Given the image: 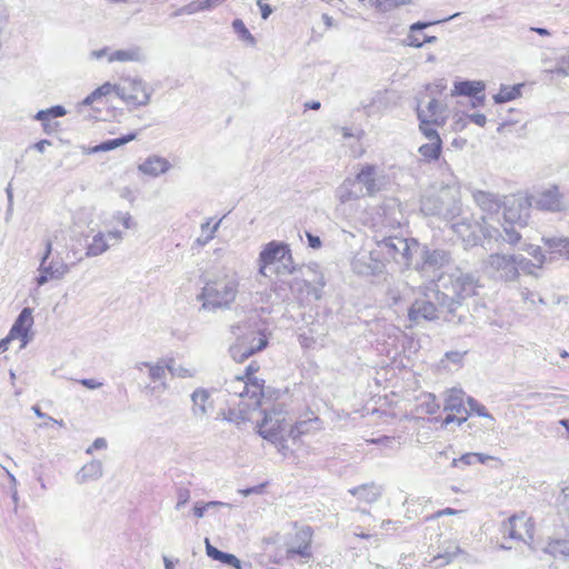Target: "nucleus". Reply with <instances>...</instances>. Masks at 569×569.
Returning a JSON list of instances; mask_svg holds the SVG:
<instances>
[{
    "mask_svg": "<svg viewBox=\"0 0 569 569\" xmlns=\"http://www.w3.org/2000/svg\"><path fill=\"white\" fill-rule=\"evenodd\" d=\"M260 370L258 361H251L244 369L243 376L234 377L226 382L227 402L232 407L222 412L226 420L239 423L249 419L251 411L261 406L264 380L256 376Z\"/></svg>",
    "mask_w": 569,
    "mask_h": 569,
    "instance_id": "f257e3e1",
    "label": "nucleus"
},
{
    "mask_svg": "<svg viewBox=\"0 0 569 569\" xmlns=\"http://www.w3.org/2000/svg\"><path fill=\"white\" fill-rule=\"evenodd\" d=\"M239 293V282L233 274L221 272L208 279L198 299L209 310L229 309Z\"/></svg>",
    "mask_w": 569,
    "mask_h": 569,
    "instance_id": "f03ea898",
    "label": "nucleus"
},
{
    "mask_svg": "<svg viewBox=\"0 0 569 569\" xmlns=\"http://www.w3.org/2000/svg\"><path fill=\"white\" fill-rule=\"evenodd\" d=\"M231 332L236 340L229 347V353L236 363H243L269 345L270 333L266 329L237 325L231 327Z\"/></svg>",
    "mask_w": 569,
    "mask_h": 569,
    "instance_id": "7ed1b4c3",
    "label": "nucleus"
},
{
    "mask_svg": "<svg viewBox=\"0 0 569 569\" xmlns=\"http://www.w3.org/2000/svg\"><path fill=\"white\" fill-rule=\"evenodd\" d=\"M292 533L286 542V556L288 559H310L312 557L313 529L308 525L292 526Z\"/></svg>",
    "mask_w": 569,
    "mask_h": 569,
    "instance_id": "20e7f679",
    "label": "nucleus"
},
{
    "mask_svg": "<svg viewBox=\"0 0 569 569\" xmlns=\"http://www.w3.org/2000/svg\"><path fill=\"white\" fill-rule=\"evenodd\" d=\"M277 262H281L289 273L295 270L290 247L283 242L270 241L263 247L259 254L260 273L266 276V269Z\"/></svg>",
    "mask_w": 569,
    "mask_h": 569,
    "instance_id": "39448f33",
    "label": "nucleus"
},
{
    "mask_svg": "<svg viewBox=\"0 0 569 569\" xmlns=\"http://www.w3.org/2000/svg\"><path fill=\"white\" fill-rule=\"evenodd\" d=\"M286 427V412L279 407L273 408L269 412H264L262 420L257 423V432L260 437L270 442H282Z\"/></svg>",
    "mask_w": 569,
    "mask_h": 569,
    "instance_id": "423d86ee",
    "label": "nucleus"
},
{
    "mask_svg": "<svg viewBox=\"0 0 569 569\" xmlns=\"http://www.w3.org/2000/svg\"><path fill=\"white\" fill-rule=\"evenodd\" d=\"M118 97L130 107L146 106L150 101V87L137 78H127L117 84Z\"/></svg>",
    "mask_w": 569,
    "mask_h": 569,
    "instance_id": "0eeeda50",
    "label": "nucleus"
},
{
    "mask_svg": "<svg viewBox=\"0 0 569 569\" xmlns=\"http://www.w3.org/2000/svg\"><path fill=\"white\" fill-rule=\"evenodd\" d=\"M417 247L416 240L388 237L378 242V247L387 254L388 260L409 266L412 260L411 249Z\"/></svg>",
    "mask_w": 569,
    "mask_h": 569,
    "instance_id": "6e6552de",
    "label": "nucleus"
},
{
    "mask_svg": "<svg viewBox=\"0 0 569 569\" xmlns=\"http://www.w3.org/2000/svg\"><path fill=\"white\" fill-rule=\"evenodd\" d=\"M443 410L447 413L442 422L445 426L450 423L461 425L467 421L469 412L466 407L463 391L458 389L449 390L445 398Z\"/></svg>",
    "mask_w": 569,
    "mask_h": 569,
    "instance_id": "1a4fd4ad",
    "label": "nucleus"
},
{
    "mask_svg": "<svg viewBox=\"0 0 569 569\" xmlns=\"http://www.w3.org/2000/svg\"><path fill=\"white\" fill-rule=\"evenodd\" d=\"M503 532L508 535L510 539L527 542L533 539L535 522L530 516L521 511L511 516L503 523Z\"/></svg>",
    "mask_w": 569,
    "mask_h": 569,
    "instance_id": "9d476101",
    "label": "nucleus"
},
{
    "mask_svg": "<svg viewBox=\"0 0 569 569\" xmlns=\"http://www.w3.org/2000/svg\"><path fill=\"white\" fill-rule=\"evenodd\" d=\"M419 130H436L433 127H443L447 122L446 106L432 98L428 104L417 109Z\"/></svg>",
    "mask_w": 569,
    "mask_h": 569,
    "instance_id": "9b49d317",
    "label": "nucleus"
},
{
    "mask_svg": "<svg viewBox=\"0 0 569 569\" xmlns=\"http://www.w3.org/2000/svg\"><path fill=\"white\" fill-rule=\"evenodd\" d=\"M92 57L96 59L106 58L109 63L113 62H138L142 58L141 49L137 46L127 49H120L110 52L108 48L96 50L92 52Z\"/></svg>",
    "mask_w": 569,
    "mask_h": 569,
    "instance_id": "f8f14e48",
    "label": "nucleus"
},
{
    "mask_svg": "<svg viewBox=\"0 0 569 569\" xmlns=\"http://www.w3.org/2000/svg\"><path fill=\"white\" fill-rule=\"evenodd\" d=\"M114 94L118 97L117 84L107 81L88 94L83 99L82 106L90 107L92 110H100L109 104L110 98Z\"/></svg>",
    "mask_w": 569,
    "mask_h": 569,
    "instance_id": "ddd939ff",
    "label": "nucleus"
},
{
    "mask_svg": "<svg viewBox=\"0 0 569 569\" xmlns=\"http://www.w3.org/2000/svg\"><path fill=\"white\" fill-rule=\"evenodd\" d=\"M530 203L527 199L515 198L508 201L503 208V218L508 223L525 226L529 216Z\"/></svg>",
    "mask_w": 569,
    "mask_h": 569,
    "instance_id": "4468645a",
    "label": "nucleus"
},
{
    "mask_svg": "<svg viewBox=\"0 0 569 569\" xmlns=\"http://www.w3.org/2000/svg\"><path fill=\"white\" fill-rule=\"evenodd\" d=\"M429 142L419 147L418 152L426 162L438 161L442 154V139L437 130L420 131Z\"/></svg>",
    "mask_w": 569,
    "mask_h": 569,
    "instance_id": "2eb2a0df",
    "label": "nucleus"
},
{
    "mask_svg": "<svg viewBox=\"0 0 569 569\" xmlns=\"http://www.w3.org/2000/svg\"><path fill=\"white\" fill-rule=\"evenodd\" d=\"M33 326V316L31 308H24L16 319L10 329V338L20 340L21 348L26 347L29 342V332Z\"/></svg>",
    "mask_w": 569,
    "mask_h": 569,
    "instance_id": "dca6fc26",
    "label": "nucleus"
},
{
    "mask_svg": "<svg viewBox=\"0 0 569 569\" xmlns=\"http://www.w3.org/2000/svg\"><path fill=\"white\" fill-rule=\"evenodd\" d=\"M122 239L121 231L113 230L108 232H98L93 236L91 242L87 246L86 256L97 257L106 252L110 247V241L119 242Z\"/></svg>",
    "mask_w": 569,
    "mask_h": 569,
    "instance_id": "f3484780",
    "label": "nucleus"
},
{
    "mask_svg": "<svg viewBox=\"0 0 569 569\" xmlns=\"http://www.w3.org/2000/svg\"><path fill=\"white\" fill-rule=\"evenodd\" d=\"M408 318L415 325L423 320L432 321L438 318L437 306L428 300H416L408 310Z\"/></svg>",
    "mask_w": 569,
    "mask_h": 569,
    "instance_id": "a211bd4d",
    "label": "nucleus"
},
{
    "mask_svg": "<svg viewBox=\"0 0 569 569\" xmlns=\"http://www.w3.org/2000/svg\"><path fill=\"white\" fill-rule=\"evenodd\" d=\"M51 251H52V241L47 240L44 254L42 257L40 269H39L40 274L37 278L38 286H42L49 280L58 279V278L62 277L68 271V267L66 264H61L57 268H53L52 266H47V260H48L49 256L51 254Z\"/></svg>",
    "mask_w": 569,
    "mask_h": 569,
    "instance_id": "6ab92c4d",
    "label": "nucleus"
},
{
    "mask_svg": "<svg viewBox=\"0 0 569 569\" xmlns=\"http://www.w3.org/2000/svg\"><path fill=\"white\" fill-rule=\"evenodd\" d=\"M171 168L170 162L159 156H150L138 166V170L146 176L158 177Z\"/></svg>",
    "mask_w": 569,
    "mask_h": 569,
    "instance_id": "aec40b11",
    "label": "nucleus"
},
{
    "mask_svg": "<svg viewBox=\"0 0 569 569\" xmlns=\"http://www.w3.org/2000/svg\"><path fill=\"white\" fill-rule=\"evenodd\" d=\"M536 207L545 211H559L562 209V197L557 187L548 189L539 194Z\"/></svg>",
    "mask_w": 569,
    "mask_h": 569,
    "instance_id": "412c9836",
    "label": "nucleus"
},
{
    "mask_svg": "<svg viewBox=\"0 0 569 569\" xmlns=\"http://www.w3.org/2000/svg\"><path fill=\"white\" fill-rule=\"evenodd\" d=\"M429 24L430 23H422V22L413 23L410 27V32L408 36V44L411 47L420 48L425 43H430V42L436 41V37H433V36L428 37L426 34L421 33V30L425 29L426 27H428Z\"/></svg>",
    "mask_w": 569,
    "mask_h": 569,
    "instance_id": "4be33fe9",
    "label": "nucleus"
},
{
    "mask_svg": "<svg viewBox=\"0 0 569 569\" xmlns=\"http://www.w3.org/2000/svg\"><path fill=\"white\" fill-rule=\"evenodd\" d=\"M485 91L482 81H459L455 83L452 96L476 97Z\"/></svg>",
    "mask_w": 569,
    "mask_h": 569,
    "instance_id": "5701e85b",
    "label": "nucleus"
},
{
    "mask_svg": "<svg viewBox=\"0 0 569 569\" xmlns=\"http://www.w3.org/2000/svg\"><path fill=\"white\" fill-rule=\"evenodd\" d=\"M375 176L376 167L372 164H366L357 173L356 180L366 187L368 193L372 194L377 191Z\"/></svg>",
    "mask_w": 569,
    "mask_h": 569,
    "instance_id": "b1692460",
    "label": "nucleus"
},
{
    "mask_svg": "<svg viewBox=\"0 0 569 569\" xmlns=\"http://www.w3.org/2000/svg\"><path fill=\"white\" fill-rule=\"evenodd\" d=\"M350 493L367 503L377 501L380 496L379 489L373 483L358 486L351 489Z\"/></svg>",
    "mask_w": 569,
    "mask_h": 569,
    "instance_id": "393cba45",
    "label": "nucleus"
},
{
    "mask_svg": "<svg viewBox=\"0 0 569 569\" xmlns=\"http://www.w3.org/2000/svg\"><path fill=\"white\" fill-rule=\"evenodd\" d=\"M138 137V133L137 132H129L120 138H117V139H111V140H108V141H104L96 147L92 148V151L93 152H106V151H110V150H113L118 147H121L128 142H131L133 141L136 138Z\"/></svg>",
    "mask_w": 569,
    "mask_h": 569,
    "instance_id": "a878e982",
    "label": "nucleus"
},
{
    "mask_svg": "<svg viewBox=\"0 0 569 569\" xmlns=\"http://www.w3.org/2000/svg\"><path fill=\"white\" fill-rule=\"evenodd\" d=\"M522 84L515 86H502L498 93L493 96V100L496 103H505L511 100L517 99L521 94Z\"/></svg>",
    "mask_w": 569,
    "mask_h": 569,
    "instance_id": "bb28decb",
    "label": "nucleus"
},
{
    "mask_svg": "<svg viewBox=\"0 0 569 569\" xmlns=\"http://www.w3.org/2000/svg\"><path fill=\"white\" fill-rule=\"evenodd\" d=\"M318 421H319V419L317 417L313 419L297 421L293 426H291L288 435L292 440H297L301 436L310 433L312 422H318Z\"/></svg>",
    "mask_w": 569,
    "mask_h": 569,
    "instance_id": "cd10ccee",
    "label": "nucleus"
},
{
    "mask_svg": "<svg viewBox=\"0 0 569 569\" xmlns=\"http://www.w3.org/2000/svg\"><path fill=\"white\" fill-rule=\"evenodd\" d=\"M219 227V221H214L213 219H209L204 223L201 224L202 237L197 239L198 246H204L209 242L213 237Z\"/></svg>",
    "mask_w": 569,
    "mask_h": 569,
    "instance_id": "c85d7f7f",
    "label": "nucleus"
},
{
    "mask_svg": "<svg viewBox=\"0 0 569 569\" xmlns=\"http://www.w3.org/2000/svg\"><path fill=\"white\" fill-rule=\"evenodd\" d=\"M547 550L552 556H565L569 557V540L566 539H552L547 545Z\"/></svg>",
    "mask_w": 569,
    "mask_h": 569,
    "instance_id": "c756f323",
    "label": "nucleus"
},
{
    "mask_svg": "<svg viewBox=\"0 0 569 569\" xmlns=\"http://www.w3.org/2000/svg\"><path fill=\"white\" fill-rule=\"evenodd\" d=\"M226 0H198L189 3L186 7V11L188 13H196L199 11H206L210 10L221 3H223Z\"/></svg>",
    "mask_w": 569,
    "mask_h": 569,
    "instance_id": "7c9ffc66",
    "label": "nucleus"
},
{
    "mask_svg": "<svg viewBox=\"0 0 569 569\" xmlns=\"http://www.w3.org/2000/svg\"><path fill=\"white\" fill-rule=\"evenodd\" d=\"M192 401L194 407H197L200 412L206 413L208 411V407L210 406V393L203 389L196 390L192 393Z\"/></svg>",
    "mask_w": 569,
    "mask_h": 569,
    "instance_id": "2f4dec72",
    "label": "nucleus"
},
{
    "mask_svg": "<svg viewBox=\"0 0 569 569\" xmlns=\"http://www.w3.org/2000/svg\"><path fill=\"white\" fill-rule=\"evenodd\" d=\"M66 114V110L61 106H56L47 110H41L37 113L36 118L40 121H47L50 118H58Z\"/></svg>",
    "mask_w": 569,
    "mask_h": 569,
    "instance_id": "473e14b6",
    "label": "nucleus"
},
{
    "mask_svg": "<svg viewBox=\"0 0 569 569\" xmlns=\"http://www.w3.org/2000/svg\"><path fill=\"white\" fill-rule=\"evenodd\" d=\"M412 0H375V6L381 11H389L400 6L411 3Z\"/></svg>",
    "mask_w": 569,
    "mask_h": 569,
    "instance_id": "72a5a7b5",
    "label": "nucleus"
},
{
    "mask_svg": "<svg viewBox=\"0 0 569 569\" xmlns=\"http://www.w3.org/2000/svg\"><path fill=\"white\" fill-rule=\"evenodd\" d=\"M232 27L234 29V31L237 32V34L244 41L249 42V43H254V38L253 36L250 33V31L247 29V27L244 26L243 21L240 20V19H236L233 22H232Z\"/></svg>",
    "mask_w": 569,
    "mask_h": 569,
    "instance_id": "f704fd0d",
    "label": "nucleus"
},
{
    "mask_svg": "<svg viewBox=\"0 0 569 569\" xmlns=\"http://www.w3.org/2000/svg\"><path fill=\"white\" fill-rule=\"evenodd\" d=\"M142 366L147 367L149 369V375L152 380H158L164 377L166 373V367L162 365H150L147 362H143Z\"/></svg>",
    "mask_w": 569,
    "mask_h": 569,
    "instance_id": "c9c22d12",
    "label": "nucleus"
},
{
    "mask_svg": "<svg viewBox=\"0 0 569 569\" xmlns=\"http://www.w3.org/2000/svg\"><path fill=\"white\" fill-rule=\"evenodd\" d=\"M206 549H207V555H208L210 558H212V559H214V560H218V561H221V559L223 558V556H224V553H226V552H222V551L218 550V549H217V548H214L213 546H211V545L209 543V541H208V540H207V547H206Z\"/></svg>",
    "mask_w": 569,
    "mask_h": 569,
    "instance_id": "e433bc0d",
    "label": "nucleus"
},
{
    "mask_svg": "<svg viewBox=\"0 0 569 569\" xmlns=\"http://www.w3.org/2000/svg\"><path fill=\"white\" fill-rule=\"evenodd\" d=\"M206 549H207V555H208L210 558H212V559H214V560H218V561H221V559L223 558V556H224V553H226V552H222V551L218 550V549H217V548H214L213 546H211V545L209 543V541H208V540H207V547H206Z\"/></svg>",
    "mask_w": 569,
    "mask_h": 569,
    "instance_id": "4c0bfd02",
    "label": "nucleus"
},
{
    "mask_svg": "<svg viewBox=\"0 0 569 569\" xmlns=\"http://www.w3.org/2000/svg\"><path fill=\"white\" fill-rule=\"evenodd\" d=\"M206 549H207V555H208L210 558H212V559H214V560H218V561H221V559L223 558V556H224V553H226V552H222V551L218 550V549H217V548H214L213 546H211V545L209 543V541H208V540H207V547H206Z\"/></svg>",
    "mask_w": 569,
    "mask_h": 569,
    "instance_id": "58836bf2",
    "label": "nucleus"
},
{
    "mask_svg": "<svg viewBox=\"0 0 569 569\" xmlns=\"http://www.w3.org/2000/svg\"><path fill=\"white\" fill-rule=\"evenodd\" d=\"M257 4L260 8L262 19H267L272 12L270 4L267 0H258Z\"/></svg>",
    "mask_w": 569,
    "mask_h": 569,
    "instance_id": "ea45409f",
    "label": "nucleus"
},
{
    "mask_svg": "<svg viewBox=\"0 0 569 569\" xmlns=\"http://www.w3.org/2000/svg\"><path fill=\"white\" fill-rule=\"evenodd\" d=\"M220 562L227 563V565H230V566H232V567H234L237 569H240V560L236 556H233L231 553H224V556H223V558L221 559Z\"/></svg>",
    "mask_w": 569,
    "mask_h": 569,
    "instance_id": "a19ab883",
    "label": "nucleus"
},
{
    "mask_svg": "<svg viewBox=\"0 0 569 569\" xmlns=\"http://www.w3.org/2000/svg\"><path fill=\"white\" fill-rule=\"evenodd\" d=\"M307 236V239H308V242H309V246L312 248V249H319L321 247V240L319 237L317 236H313L312 233L310 232H307L306 233Z\"/></svg>",
    "mask_w": 569,
    "mask_h": 569,
    "instance_id": "79ce46f5",
    "label": "nucleus"
},
{
    "mask_svg": "<svg viewBox=\"0 0 569 569\" xmlns=\"http://www.w3.org/2000/svg\"><path fill=\"white\" fill-rule=\"evenodd\" d=\"M79 382L88 389H98L102 386L101 382H99L94 379H82V380H79Z\"/></svg>",
    "mask_w": 569,
    "mask_h": 569,
    "instance_id": "37998d69",
    "label": "nucleus"
},
{
    "mask_svg": "<svg viewBox=\"0 0 569 569\" xmlns=\"http://www.w3.org/2000/svg\"><path fill=\"white\" fill-rule=\"evenodd\" d=\"M107 447V441L103 438H98L93 441L91 447L88 449V452H91L92 450H100L104 449Z\"/></svg>",
    "mask_w": 569,
    "mask_h": 569,
    "instance_id": "c03bdc74",
    "label": "nucleus"
},
{
    "mask_svg": "<svg viewBox=\"0 0 569 569\" xmlns=\"http://www.w3.org/2000/svg\"><path fill=\"white\" fill-rule=\"evenodd\" d=\"M470 120L480 127H483L487 122V118L482 113H476L470 116Z\"/></svg>",
    "mask_w": 569,
    "mask_h": 569,
    "instance_id": "a18cd8bd",
    "label": "nucleus"
},
{
    "mask_svg": "<svg viewBox=\"0 0 569 569\" xmlns=\"http://www.w3.org/2000/svg\"><path fill=\"white\" fill-rule=\"evenodd\" d=\"M427 90H430L432 93H442L446 90V86L443 83H435L428 86Z\"/></svg>",
    "mask_w": 569,
    "mask_h": 569,
    "instance_id": "49530a36",
    "label": "nucleus"
},
{
    "mask_svg": "<svg viewBox=\"0 0 569 569\" xmlns=\"http://www.w3.org/2000/svg\"><path fill=\"white\" fill-rule=\"evenodd\" d=\"M120 221H121V224L123 226V228H126V229H130L134 226V222L129 214L121 217Z\"/></svg>",
    "mask_w": 569,
    "mask_h": 569,
    "instance_id": "de8ad7c7",
    "label": "nucleus"
},
{
    "mask_svg": "<svg viewBox=\"0 0 569 569\" xmlns=\"http://www.w3.org/2000/svg\"><path fill=\"white\" fill-rule=\"evenodd\" d=\"M12 340H17V339L16 338H10V332H9L6 338L0 340V351H6L8 349L9 342L12 341Z\"/></svg>",
    "mask_w": 569,
    "mask_h": 569,
    "instance_id": "09e8293b",
    "label": "nucleus"
},
{
    "mask_svg": "<svg viewBox=\"0 0 569 569\" xmlns=\"http://www.w3.org/2000/svg\"><path fill=\"white\" fill-rule=\"evenodd\" d=\"M466 124H467L466 119L460 117L458 120L455 121L453 130L459 131V130L463 129L466 127Z\"/></svg>",
    "mask_w": 569,
    "mask_h": 569,
    "instance_id": "8fccbe9b",
    "label": "nucleus"
},
{
    "mask_svg": "<svg viewBox=\"0 0 569 569\" xmlns=\"http://www.w3.org/2000/svg\"><path fill=\"white\" fill-rule=\"evenodd\" d=\"M476 456L473 453H467V455H463L460 460L463 461L467 465H470L472 463L473 461H476Z\"/></svg>",
    "mask_w": 569,
    "mask_h": 569,
    "instance_id": "3c124183",
    "label": "nucleus"
},
{
    "mask_svg": "<svg viewBox=\"0 0 569 569\" xmlns=\"http://www.w3.org/2000/svg\"><path fill=\"white\" fill-rule=\"evenodd\" d=\"M456 513H457V510H455L452 508H446V509L439 510L436 516L441 517V516H446V515H456Z\"/></svg>",
    "mask_w": 569,
    "mask_h": 569,
    "instance_id": "603ef678",
    "label": "nucleus"
},
{
    "mask_svg": "<svg viewBox=\"0 0 569 569\" xmlns=\"http://www.w3.org/2000/svg\"><path fill=\"white\" fill-rule=\"evenodd\" d=\"M305 108L306 109L318 110L320 108V102H318V101L307 102L305 104Z\"/></svg>",
    "mask_w": 569,
    "mask_h": 569,
    "instance_id": "864d4df0",
    "label": "nucleus"
},
{
    "mask_svg": "<svg viewBox=\"0 0 569 569\" xmlns=\"http://www.w3.org/2000/svg\"><path fill=\"white\" fill-rule=\"evenodd\" d=\"M473 455L476 456V458H475L476 461L481 462V463H485L487 460L490 459V457L485 456L482 453H473Z\"/></svg>",
    "mask_w": 569,
    "mask_h": 569,
    "instance_id": "5fc2aeb1",
    "label": "nucleus"
},
{
    "mask_svg": "<svg viewBox=\"0 0 569 569\" xmlns=\"http://www.w3.org/2000/svg\"><path fill=\"white\" fill-rule=\"evenodd\" d=\"M532 31L537 32L540 36H549V31L545 28H532Z\"/></svg>",
    "mask_w": 569,
    "mask_h": 569,
    "instance_id": "6e6d98bb",
    "label": "nucleus"
},
{
    "mask_svg": "<svg viewBox=\"0 0 569 569\" xmlns=\"http://www.w3.org/2000/svg\"><path fill=\"white\" fill-rule=\"evenodd\" d=\"M203 511H204V508H202V507H194V515L197 517H199V518L202 517L203 516Z\"/></svg>",
    "mask_w": 569,
    "mask_h": 569,
    "instance_id": "4d7b16f0",
    "label": "nucleus"
},
{
    "mask_svg": "<svg viewBox=\"0 0 569 569\" xmlns=\"http://www.w3.org/2000/svg\"><path fill=\"white\" fill-rule=\"evenodd\" d=\"M520 238L521 237H520V234L518 232H513L512 236H511V240L515 241V242L519 241Z\"/></svg>",
    "mask_w": 569,
    "mask_h": 569,
    "instance_id": "13d9d810",
    "label": "nucleus"
},
{
    "mask_svg": "<svg viewBox=\"0 0 569 569\" xmlns=\"http://www.w3.org/2000/svg\"><path fill=\"white\" fill-rule=\"evenodd\" d=\"M560 423L569 431V420H561Z\"/></svg>",
    "mask_w": 569,
    "mask_h": 569,
    "instance_id": "bf43d9fd",
    "label": "nucleus"
},
{
    "mask_svg": "<svg viewBox=\"0 0 569 569\" xmlns=\"http://www.w3.org/2000/svg\"><path fill=\"white\" fill-rule=\"evenodd\" d=\"M166 568L167 569H172V563L170 561H166Z\"/></svg>",
    "mask_w": 569,
    "mask_h": 569,
    "instance_id": "052dcab7",
    "label": "nucleus"
},
{
    "mask_svg": "<svg viewBox=\"0 0 569 569\" xmlns=\"http://www.w3.org/2000/svg\"><path fill=\"white\" fill-rule=\"evenodd\" d=\"M343 136H345V137H351V133H349V132L347 131V129H345V130H343Z\"/></svg>",
    "mask_w": 569,
    "mask_h": 569,
    "instance_id": "680f3d73",
    "label": "nucleus"
},
{
    "mask_svg": "<svg viewBox=\"0 0 569 569\" xmlns=\"http://www.w3.org/2000/svg\"><path fill=\"white\" fill-rule=\"evenodd\" d=\"M468 403H469L470 406H472V405L475 403V400H473V399H471V398H469V399H468Z\"/></svg>",
    "mask_w": 569,
    "mask_h": 569,
    "instance_id": "e2e57ef3",
    "label": "nucleus"
},
{
    "mask_svg": "<svg viewBox=\"0 0 569 569\" xmlns=\"http://www.w3.org/2000/svg\"><path fill=\"white\" fill-rule=\"evenodd\" d=\"M482 410H485V407H481L480 409H478V412H479L480 415H485V413L482 412Z\"/></svg>",
    "mask_w": 569,
    "mask_h": 569,
    "instance_id": "0e129e2a",
    "label": "nucleus"
},
{
    "mask_svg": "<svg viewBox=\"0 0 569 569\" xmlns=\"http://www.w3.org/2000/svg\"><path fill=\"white\" fill-rule=\"evenodd\" d=\"M483 100H485V97H483V96H481V97L479 98V102H480V103H483Z\"/></svg>",
    "mask_w": 569,
    "mask_h": 569,
    "instance_id": "69168bd1",
    "label": "nucleus"
},
{
    "mask_svg": "<svg viewBox=\"0 0 569 569\" xmlns=\"http://www.w3.org/2000/svg\"><path fill=\"white\" fill-rule=\"evenodd\" d=\"M360 537L368 538L369 536L368 535H360Z\"/></svg>",
    "mask_w": 569,
    "mask_h": 569,
    "instance_id": "338daca9",
    "label": "nucleus"
}]
</instances>
